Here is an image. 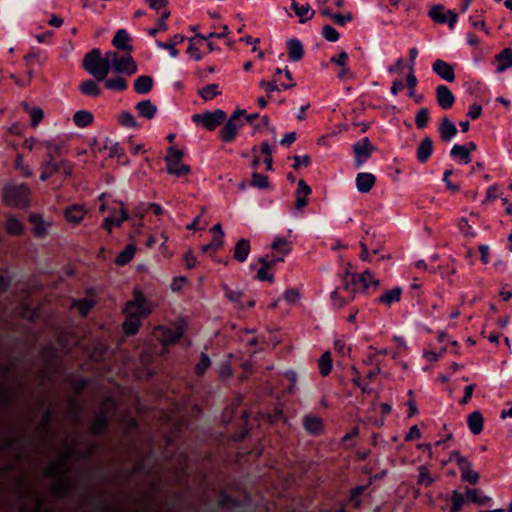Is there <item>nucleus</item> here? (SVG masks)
<instances>
[{
  "instance_id": "nucleus-17",
  "label": "nucleus",
  "mask_w": 512,
  "mask_h": 512,
  "mask_svg": "<svg viewBox=\"0 0 512 512\" xmlns=\"http://www.w3.org/2000/svg\"><path fill=\"white\" fill-rule=\"evenodd\" d=\"M436 98L440 107L449 109L455 102V97L451 90L445 85H439L436 88Z\"/></svg>"
},
{
  "instance_id": "nucleus-47",
  "label": "nucleus",
  "mask_w": 512,
  "mask_h": 512,
  "mask_svg": "<svg viewBox=\"0 0 512 512\" xmlns=\"http://www.w3.org/2000/svg\"><path fill=\"white\" fill-rule=\"evenodd\" d=\"M200 96L205 100H211L219 94L217 84H209L199 91Z\"/></svg>"
},
{
  "instance_id": "nucleus-14",
  "label": "nucleus",
  "mask_w": 512,
  "mask_h": 512,
  "mask_svg": "<svg viewBox=\"0 0 512 512\" xmlns=\"http://www.w3.org/2000/svg\"><path fill=\"white\" fill-rule=\"evenodd\" d=\"M432 70L447 82H453L455 80V74L452 65L441 59L434 61Z\"/></svg>"
},
{
  "instance_id": "nucleus-32",
  "label": "nucleus",
  "mask_w": 512,
  "mask_h": 512,
  "mask_svg": "<svg viewBox=\"0 0 512 512\" xmlns=\"http://www.w3.org/2000/svg\"><path fill=\"white\" fill-rule=\"evenodd\" d=\"M288 55L291 60L299 61L303 57V46L300 41L296 39H290L287 42Z\"/></svg>"
},
{
  "instance_id": "nucleus-59",
  "label": "nucleus",
  "mask_w": 512,
  "mask_h": 512,
  "mask_svg": "<svg viewBox=\"0 0 512 512\" xmlns=\"http://www.w3.org/2000/svg\"><path fill=\"white\" fill-rule=\"evenodd\" d=\"M169 17V12L168 11H165L162 13L159 21L157 22V27L156 28H153V29H150L149 30V34L151 36H155L159 31H164L167 29V25L165 23V20Z\"/></svg>"
},
{
  "instance_id": "nucleus-5",
  "label": "nucleus",
  "mask_w": 512,
  "mask_h": 512,
  "mask_svg": "<svg viewBox=\"0 0 512 512\" xmlns=\"http://www.w3.org/2000/svg\"><path fill=\"white\" fill-rule=\"evenodd\" d=\"M183 155V151L175 147L168 149L167 155L165 156L166 171L168 174L181 177L190 173V167L182 163Z\"/></svg>"
},
{
  "instance_id": "nucleus-29",
  "label": "nucleus",
  "mask_w": 512,
  "mask_h": 512,
  "mask_svg": "<svg viewBox=\"0 0 512 512\" xmlns=\"http://www.w3.org/2000/svg\"><path fill=\"white\" fill-rule=\"evenodd\" d=\"M250 253V243L247 239H240L235 247L233 256L239 262H244Z\"/></svg>"
},
{
  "instance_id": "nucleus-7",
  "label": "nucleus",
  "mask_w": 512,
  "mask_h": 512,
  "mask_svg": "<svg viewBox=\"0 0 512 512\" xmlns=\"http://www.w3.org/2000/svg\"><path fill=\"white\" fill-rule=\"evenodd\" d=\"M152 304L139 292H134V298L130 300L124 309L126 315H133L141 319L152 312Z\"/></svg>"
},
{
  "instance_id": "nucleus-48",
  "label": "nucleus",
  "mask_w": 512,
  "mask_h": 512,
  "mask_svg": "<svg viewBox=\"0 0 512 512\" xmlns=\"http://www.w3.org/2000/svg\"><path fill=\"white\" fill-rule=\"evenodd\" d=\"M418 471H419L418 484L428 487L434 482V478L431 477L427 467L420 466L418 468Z\"/></svg>"
},
{
  "instance_id": "nucleus-20",
  "label": "nucleus",
  "mask_w": 512,
  "mask_h": 512,
  "mask_svg": "<svg viewBox=\"0 0 512 512\" xmlns=\"http://www.w3.org/2000/svg\"><path fill=\"white\" fill-rule=\"evenodd\" d=\"M440 137L443 141H450L456 134V125L447 117H443L439 126Z\"/></svg>"
},
{
  "instance_id": "nucleus-3",
  "label": "nucleus",
  "mask_w": 512,
  "mask_h": 512,
  "mask_svg": "<svg viewBox=\"0 0 512 512\" xmlns=\"http://www.w3.org/2000/svg\"><path fill=\"white\" fill-rule=\"evenodd\" d=\"M31 190L26 184H8L3 188L2 201L10 207L26 209L30 206Z\"/></svg>"
},
{
  "instance_id": "nucleus-1",
  "label": "nucleus",
  "mask_w": 512,
  "mask_h": 512,
  "mask_svg": "<svg viewBox=\"0 0 512 512\" xmlns=\"http://www.w3.org/2000/svg\"><path fill=\"white\" fill-rule=\"evenodd\" d=\"M85 453L80 449V441L76 437H72L64 444L59 458L51 463L46 469V476L54 479L52 491L55 495L60 496L68 491L71 481L68 475L69 464L73 458L82 457Z\"/></svg>"
},
{
  "instance_id": "nucleus-50",
  "label": "nucleus",
  "mask_w": 512,
  "mask_h": 512,
  "mask_svg": "<svg viewBox=\"0 0 512 512\" xmlns=\"http://www.w3.org/2000/svg\"><path fill=\"white\" fill-rule=\"evenodd\" d=\"M283 298L285 299V301H287L289 304H292V305H295L299 302L300 298H301V293H300V290L299 289H296V288H292V289H287L284 294H283Z\"/></svg>"
},
{
  "instance_id": "nucleus-10",
  "label": "nucleus",
  "mask_w": 512,
  "mask_h": 512,
  "mask_svg": "<svg viewBox=\"0 0 512 512\" xmlns=\"http://www.w3.org/2000/svg\"><path fill=\"white\" fill-rule=\"evenodd\" d=\"M225 118L226 113L221 109L193 115V121L201 122L208 130H214L218 125L224 122Z\"/></svg>"
},
{
  "instance_id": "nucleus-8",
  "label": "nucleus",
  "mask_w": 512,
  "mask_h": 512,
  "mask_svg": "<svg viewBox=\"0 0 512 512\" xmlns=\"http://www.w3.org/2000/svg\"><path fill=\"white\" fill-rule=\"evenodd\" d=\"M243 115H245V110L237 109L225 123L221 130V139L224 142H230L235 138L239 127L243 125L241 120Z\"/></svg>"
},
{
  "instance_id": "nucleus-22",
  "label": "nucleus",
  "mask_w": 512,
  "mask_h": 512,
  "mask_svg": "<svg viewBox=\"0 0 512 512\" xmlns=\"http://www.w3.org/2000/svg\"><path fill=\"white\" fill-rule=\"evenodd\" d=\"M495 61L497 63L496 71L498 73H502L506 69L512 67V49H504L495 57Z\"/></svg>"
},
{
  "instance_id": "nucleus-18",
  "label": "nucleus",
  "mask_w": 512,
  "mask_h": 512,
  "mask_svg": "<svg viewBox=\"0 0 512 512\" xmlns=\"http://www.w3.org/2000/svg\"><path fill=\"white\" fill-rule=\"evenodd\" d=\"M357 190L361 193H368L376 182L373 174L362 172L356 176L355 179Z\"/></svg>"
},
{
  "instance_id": "nucleus-55",
  "label": "nucleus",
  "mask_w": 512,
  "mask_h": 512,
  "mask_svg": "<svg viewBox=\"0 0 512 512\" xmlns=\"http://www.w3.org/2000/svg\"><path fill=\"white\" fill-rule=\"evenodd\" d=\"M15 165L24 177L29 178L33 175L31 168L24 163L22 155H17Z\"/></svg>"
},
{
  "instance_id": "nucleus-53",
  "label": "nucleus",
  "mask_w": 512,
  "mask_h": 512,
  "mask_svg": "<svg viewBox=\"0 0 512 512\" xmlns=\"http://www.w3.org/2000/svg\"><path fill=\"white\" fill-rule=\"evenodd\" d=\"M429 120V111L427 108H421L415 117V123L418 128L422 129L426 127Z\"/></svg>"
},
{
  "instance_id": "nucleus-43",
  "label": "nucleus",
  "mask_w": 512,
  "mask_h": 512,
  "mask_svg": "<svg viewBox=\"0 0 512 512\" xmlns=\"http://www.w3.org/2000/svg\"><path fill=\"white\" fill-rule=\"evenodd\" d=\"M466 494L472 502L481 506L486 505L491 500L489 496L480 495V492L477 489L467 488Z\"/></svg>"
},
{
  "instance_id": "nucleus-36",
  "label": "nucleus",
  "mask_w": 512,
  "mask_h": 512,
  "mask_svg": "<svg viewBox=\"0 0 512 512\" xmlns=\"http://www.w3.org/2000/svg\"><path fill=\"white\" fill-rule=\"evenodd\" d=\"M304 427L308 432L318 434L322 430V421L317 417L306 416L304 418Z\"/></svg>"
},
{
  "instance_id": "nucleus-63",
  "label": "nucleus",
  "mask_w": 512,
  "mask_h": 512,
  "mask_svg": "<svg viewBox=\"0 0 512 512\" xmlns=\"http://www.w3.org/2000/svg\"><path fill=\"white\" fill-rule=\"evenodd\" d=\"M449 459L455 461L460 470L470 463L465 457H462L458 451L451 452Z\"/></svg>"
},
{
  "instance_id": "nucleus-28",
  "label": "nucleus",
  "mask_w": 512,
  "mask_h": 512,
  "mask_svg": "<svg viewBox=\"0 0 512 512\" xmlns=\"http://www.w3.org/2000/svg\"><path fill=\"white\" fill-rule=\"evenodd\" d=\"M136 110L139 116L144 117L146 119H152L156 112L157 107L150 100H143L136 104Z\"/></svg>"
},
{
  "instance_id": "nucleus-61",
  "label": "nucleus",
  "mask_w": 512,
  "mask_h": 512,
  "mask_svg": "<svg viewBox=\"0 0 512 512\" xmlns=\"http://www.w3.org/2000/svg\"><path fill=\"white\" fill-rule=\"evenodd\" d=\"M29 112H30V116H31V125L33 127H36L44 117L43 110L39 107H35V108L29 110Z\"/></svg>"
},
{
  "instance_id": "nucleus-37",
  "label": "nucleus",
  "mask_w": 512,
  "mask_h": 512,
  "mask_svg": "<svg viewBox=\"0 0 512 512\" xmlns=\"http://www.w3.org/2000/svg\"><path fill=\"white\" fill-rule=\"evenodd\" d=\"M140 320L136 316L126 315V320L123 323V330L127 335H133L138 331Z\"/></svg>"
},
{
  "instance_id": "nucleus-4",
  "label": "nucleus",
  "mask_w": 512,
  "mask_h": 512,
  "mask_svg": "<svg viewBox=\"0 0 512 512\" xmlns=\"http://www.w3.org/2000/svg\"><path fill=\"white\" fill-rule=\"evenodd\" d=\"M19 493L25 501L20 512H48L31 484L24 483L23 487L19 486Z\"/></svg>"
},
{
  "instance_id": "nucleus-54",
  "label": "nucleus",
  "mask_w": 512,
  "mask_h": 512,
  "mask_svg": "<svg viewBox=\"0 0 512 512\" xmlns=\"http://www.w3.org/2000/svg\"><path fill=\"white\" fill-rule=\"evenodd\" d=\"M251 185L257 188H267L268 187V178L265 175L254 172L252 174Z\"/></svg>"
},
{
  "instance_id": "nucleus-58",
  "label": "nucleus",
  "mask_w": 512,
  "mask_h": 512,
  "mask_svg": "<svg viewBox=\"0 0 512 512\" xmlns=\"http://www.w3.org/2000/svg\"><path fill=\"white\" fill-rule=\"evenodd\" d=\"M451 500L453 506L451 507L450 512H458L464 503V496L460 492L455 490L452 494Z\"/></svg>"
},
{
  "instance_id": "nucleus-44",
  "label": "nucleus",
  "mask_w": 512,
  "mask_h": 512,
  "mask_svg": "<svg viewBox=\"0 0 512 512\" xmlns=\"http://www.w3.org/2000/svg\"><path fill=\"white\" fill-rule=\"evenodd\" d=\"M461 478L471 484H476L479 481V474L471 469V463L461 469Z\"/></svg>"
},
{
  "instance_id": "nucleus-12",
  "label": "nucleus",
  "mask_w": 512,
  "mask_h": 512,
  "mask_svg": "<svg viewBox=\"0 0 512 512\" xmlns=\"http://www.w3.org/2000/svg\"><path fill=\"white\" fill-rule=\"evenodd\" d=\"M374 146L371 144L369 139L365 137L361 141L353 145V152L355 154V165L357 167L362 166L371 156L374 151Z\"/></svg>"
},
{
  "instance_id": "nucleus-38",
  "label": "nucleus",
  "mask_w": 512,
  "mask_h": 512,
  "mask_svg": "<svg viewBox=\"0 0 512 512\" xmlns=\"http://www.w3.org/2000/svg\"><path fill=\"white\" fill-rule=\"evenodd\" d=\"M136 248L130 244L116 257L115 263L118 265L127 264L134 256Z\"/></svg>"
},
{
  "instance_id": "nucleus-39",
  "label": "nucleus",
  "mask_w": 512,
  "mask_h": 512,
  "mask_svg": "<svg viewBox=\"0 0 512 512\" xmlns=\"http://www.w3.org/2000/svg\"><path fill=\"white\" fill-rule=\"evenodd\" d=\"M271 248L274 250H278L279 253L283 256H286L291 252L290 243L286 239L281 237H276L273 240Z\"/></svg>"
},
{
  "instance_id": "nucleus-15",
  "label": "nucleus",
  "mask_w": 512,
  "mask_h": 512,
  "mask_svg": "<svg viewBox=\"0 0 512 512\" xmlns=\"http://www.w3.org/2000/svg\"><path fill=\"white\" fill-rule=\"evenodd\" d=\"M128 219L129 214L122 204L119 217H116V212L114 210L111 211L110 215L106 217L103 221V228L110 233L112 231L113 226L120 227L121 224L124 221H127Z\"/></svg>"
},
{
  "instance_id": "nucleus-33",
  "label": "nucleus",
  "mask_w": 512,
  "mask_h": 512,
  "mask_svg": "<svg viewBox=\"0 0 512 512\" xmlns=\"http://www.w3.org/2000/svg\"><path fill=\"white\" fill-rule=\"evenodd\" d=\"M129 36L124 29H120L116 32L113 38V45L122 50L130 51L132 47L128 44Z\"/></svg>"
},
{
  "instance_id": "nucleus-56",
  "label": "nucleus",
  "mask_w": 512,
  "mask_h": 512,
  "mask_svg": "<svg viewBox=\"0 0 512 512\" xmlns=\"http://www.w3.org/2000/svg\"><path fill=\"white\" fill-rule=\"evenodd\" d=\"M211 361L206 353L201 354L199 362L196 364L195 370L198 375H202L210 366Z\"/></svg>"
},
{
  "instance_id": "nucleus-46",
  "label": "nucleus",
  "mask_w": 512,
  "mask_h": 512,
  "mask_svg": "<svg viewBox=\"0 0 512 512\" xmlns=\"http://www.w3.org/2000/svg\"><path fill=\"white\" fill-rule=\"evenodd\" d=\"M225 296L231 301L232 303L238 305L240 308H243V305L241 304V298L243 296V293L240 290H231L229 287L224 284L222 285Z\"/></svg>"
},
{
  "instance_id": "nucleus-21",
  "label": "nucleus",
  "mask_w": 512,
  "mask_h": 512,
  "mask_svg": "<svg viewBox=\"0 0 512 512\" xmlns=\"http://www.w3.org/2000/svg\"><path fill=\"white\" fill-rule=\"evenodd\" d=\"M5 230L9 235L20 236L24 233L25 226L15 215H8L5 223Z\"/></svg>"
},
{
  "instance_id": "nucleus-19",
  "label": "nucleus",
  "mask_w": 512,
  "mask_h": 512,
  "mask_svg": "<svg viewBox=\"0 0 512 512\" xmlns=\"http://www.w3.org/2000/svg\"><path fill=\"white\" fill-rule=\"evenodd\" d=\"M29 221L33 225V232L36 237L42 238L47 234L50 222L45 221L39 214H32L29 216Z\"/></svg>"
},
{
  "instance_id": "nucleus-23",
  "label": "nucleus",
  "mask_w": 512,
  "mask_h": 512,
  "mask_svg": "<svg viewBox=\"0 0 512 512\" xmlns=\"http://www.w3.org/2000/svg\"><path fill=\"white\" fill-rule=\"evenodd\" d=\"M42 145L47 150V160L42 163L41 169L47 170L52 176L53 174L60 172V162H55L53 155L51 154V142L45 141Z\"/></svg>"
},
{
  "instance_id": "nucleus-6",
  "label": "nucleus",
  "mask_w": 512,
  "mask_h": 512,
  "mask_svg": "<svg viewBox=\"0 0 512 512\" xmlns=\"http://www.w3.org/2000/svg\"><path fill=\"white\" fill-rule=\"evenodd\" d=\"M111 68L119 74L132 75L137 71V65L129 54L120 55L116 52H107Z\"/></svg>"
},
{
  "instance_id": "nucleus-42",
  "label": "nucleus",
  "mask_w": 512,
  "mask_h": 512,
  "mask_svg": "<svg viewBox=\"0 0 512 512\" xmlns=\"http://www.w3.org/2000/svg\"><path fill=\"white\" fill-rule=\"evenodd\" d=\"M105 87L110 90L123 91L127 88V82L122 77L110 78L105 81Z\"/></svg>"
},
{
  "instance_id": "nucleus-9",
  "label": "nucleus",
  "mask_w": 512,
  "mask_h": 512,
  "mask_svg": "<svg viewBox=\"0 0 512 512\" xmlns=\"http://www.w3.org/2000/svg\"><path fill=\"white\" fill-rule=\"evenodd\" d=\"M184 334V327L177 325L171 328L159 327L155 332V337L159 340L162 346L167 347L175 344Z\"/></svg>"
},
{
  "instance_id": "nucleus-34",
  "label": "nucleus",
  "mask_w": 512,
  "mask_h": 512,
  "mask_svg": "<svg viewBox=\"0 0 512 512\" xmlns=\"http://www.w3.org/2000/svg\"><path fill=\"white\" fill-rule=\"evenodd\" d=\"M73 120L76 126L83 128L93 122V115L89 111L79 110L74 114Z\"/></svg>"
},
{
  "instance_id": "nucleus-27",
  "label": "nucleus",
  "mask_w": 512,
  "mask_h": 512,
  "mask_svg": "<svg viewBox=\"0 0 512 512\" xmlns=\"http://www.w3.org/2000/svg\"><path fill=\"white\" fill-rule=\"evenodd\" d=\"M86 209L81 205H72L65 210L66 220L70 223L77 224L85 216Z\"/></svg>"
},
{
  "instance_id": "nucleus-25",
  "label": "nucleus",
  "mask_w": 512,
  "mask_h": 512,
  "mask_svg": "<svg viewBox=\"0 0 512 512\" xmlns=\"http://www.w3.org/2000/svg\"><path fill=\"white\" fill-rule=\"evenodd\" d=\"M402 289L400 287H394L391 290L384 292L379 298L378 302L384 304L387 307L392 306L394 303L399 302L401 299Z\"/></svg>"
},
{
  "instance_id": "nucleus-52",
  "label": "nucleus",
  "mask_w": 512,
  "mask_h": 512,
  "mask_svg": "<svg viewBox=\"0 0 512 512\" xmlns=\"http://www.w3.org/2000/svg\"><path fill=\"white\" fill-rule=\"evenodd\" d=\"M104 148L108 150V155L110 158L118 157L120 158L123 154V149L120 147L119 143L108 141L106 142Z\"/></svg>"
},
{
  "instance_id": "nucleus-11",
  "label": "nucleus",
  "mask_w": 512,
  "mask_h": 512,
  "mask_svg": "<svg viewBox=\"0 0 512 512\" xmlns=\"http://www.w3.org/2000/svg\"><path fill=\"white\" fill-rule=\"evenodd\" d=\"M349 275L350 273L346 271L344 279ZM351 285L354 287L352 290L353 292L357 287L366 291L370 286L377 288L380 285V281L374 277L371 271L366 270L361 274H351Z\"/></svg>"
},
{
  "instance_id": "nucleus-31",
  "label": "nucleus",
  "mask_w": 512,
  "mask_h": 512,
  "mask_svg": "<svg viewBox=\"0 0 512 512\" xmlns=\"http://www.w3.org/2000/svg\"><path fill=\"white\" fill-rule=\"evenodd\" d=\"M153 83L152 77L141 75L135 80L134 89L139 94H146L152 89Z\"/></svg>"
},
{
  "instance_id": "nucleus-51",
  "label": "nucleus",
  "mask_w": 512,
  "mask_h": 512,
  "mask_svg": "<svg viewBox=\"0 0 512 512\" xmlns=\"http://www.w3.org/2000/svg\"><path fill=\"white\" fill-rule=\"evenodd\" d=\"M119 122L121 123V125H123L125 127H130V128L138 127V123L135 120L134 116L131 113L126 112V111L122 112L119 115Z\"/></svg>"
},
{
  "instance_id": "nucleus-45",
  "label": "nucleus",
  "mask_w": 512,
  "mask_h": 512,
  "mask_svg": "<svg viewBox=\"0 0 512 512\" xmlns=\"http://www.w3.org/2000/svg\"><path fill=\"white\" fill-rule=\"evenodd\" d=\"M450 154L454 157H459L465 164L470 162V154L467 152V149L464 145L455 144Z\"/></svg>"
},
{
  "instance_id": "nucleus-64",
  "label": "nucleus",
  "mask_w": 512,
  "mask_h": 512,
  "mask_svg": "<svg viewBox=\"0 0 512 512\" xmlns=\"http://www.w3.org/2000/svg\"><path fill=\"white\" fill-rule=\"evenodd\" d=\"M293 160H294L293 168L295 170H298L302 166H308L310 164V157L308 155H303V156L296 155L293 157Z\"/></svg>"
},
{
  "instance_id": "nucleus-40",
  "label": "nucleus",
  "mask_w": 512,
  "mask_h": 512,
  "mask_svg": "<svg viewBox=\"0 0 512 512\" xmlns=\"http://www.w3.org/2000/svg\"><path fill=\"white\" fill-rule=\"evenodd\" d=\"M442 5H434L429 11V16L437 23L443 24L448 20V14L443 12Z\"/></svg>"
},
{
  "instance_id": "nucleus-62",
  "label": "nucleus",
  "mask_w": 512,
  "mask_h": 512,
  "mask_svg": "<svg viewBox=\"0 0 512 512\" xmlns=\"http://www.w3.org/2000/svg\"><path fill=\"white\" fill-rule=\"evenodd\" d=\"M219 377L223 380L228 379L232 375V369L228 361L221 363L218 369Z\"/></svg>"
},
{
  "instance_id": "nucleus-30",
  "label": "nucleus",
  "mask_w": 512,
  "mask_h": 512,
  "mask_svg": "<svg viewBox=\"0 0 512 512\" xmlns=\"http://www.w3.org/2000/svg\"><path fill=\"white\" fill-rule=\"evenodd\" d=\"M468 426L474 435H478L483 430L484 419L479 411H474L468 416Z\"/></svg>"
},
{
  "instance_id": "nucleus-57",
  "label": "nucleus",
  "mask_w": 512,
  "mask_h": 512,
  "mask_svg": "<svg viewBox=\"0 0 512 512\" xmlns=\"http://www.w3.org/2000/svg\"><path fill=\"white\" fill-rule=\"evenodd\" d=\"M322 35L330 42H336L339 39V33L331 25H325L323 27Z\"/></svg>"
},
{
  "instance_id": "nucleus-60",
  "label": "nucleus",
  "mask_w": 512,
  "mask_h": 512,
  "mask_svg": "<svg viewBox=\"0 0 512 512\" xmlns=\"http://www.w3.org/2000/svg\"><path fill=\"white\" fill-rule=\"evenodd\" d=\"M352 19L353 15L351 12H348L346 14L335 13V15L332 16V20L339 26H345Z\"/></svg>"
},
{
  "instance_id": "nucleus-24",
  "label": "nucleus",
  "mask_w": 512,
  "mask_h": 512,
  "mask_svg": "<svg viewBox=\"0 0 512 512\" xmlns=\"http://www.w3.org/2000/svg\"><path fill=\"white\" fill-rule=\"evenodd\" d=\"M432 150H433L432 140L429 137L423 138L417 147V159L421 163L426 162L429 159V157L431 156Z\"/></svg>"
},
{
  "instance_id": "nucleus-16",
  "label": "nucleus",
  "mask_w": 512,
  "mask_h": 512,
  "mask_svg": "<svg viewBox=\"0 0 512 512\" xmlns=\"http://www.w3.org/2000/svg\"><path fill=\"white\" fill-rule=\"evenodd\" d=\"M311 194V188L304 180L298 181V187L295 192V209L302 211L307 205V197Z\"/></svg>"
},
{
  "instance_id": "nucleus-49",
  "label": "nucleus",
  "mask_w": 512,
  "mask_h": 512,
  "mask_svg": "<svg viewBox=\"0 0 512 512\" xmlns=\"http://www.w3.org/2000/svg\"><path fill=\"white\" fill-rule=\"evenodd\" d=\"M73 306L77 307L82 316H86L90 309L94 306V302L90 299H81L74 301Z\"/></svg>"
},
{
  "instance_id": "nucleus-2",
  "label": "nucleus",
  "mask_w": 512,
  "mask_h": 512,
  "mask_svg": "<svg viewBox=\"0 0 512 512\" xmlns=\"http://www.w3.org/2000/svg\"><path fill=\"white\" fill-rule=\"evenodd\" d=\"M83 67L96 80L103 81L110 72L111 64L107 53L102 56L100 50L95 48L85 55Z\"/></svg>"
},
{
  "instance_id": "nucleus-41",
  "label": "nucleus",
  "mask_w": 512,
  "mask_h": 512,
  "mask_svg": "<svg viewBox=\"0 0 512 512\" xmlns=\"http://www.w3.org/2000/svg\"><path fill=\"white\" fill-rule=\"evenodd\" d=\"M79 89L83 94L88 96H98L100 94V89L93 80L82 82Z\"/></svg>"
},
{
  "instance_id": "nucleus-26",
  "label": "nucleus",
  "mask_w": 512,
  "mask_h": 512,
  "mask_svg": "<svg viewBox=\"0 0 512 512\" xmlns=\"http://www.w3.org/2000/svg\"><path fill=\"white\" fill-rule=\"evenodd\" d=\"M291 9L299 17L301 23H305L310 20L315 13L309 4L299 6L295 0H291Z\"/></svg>"
},
{
  "instance_id": "nucleus-35",
  "label": "nucleus",
  "mask_w": 512,
  "mask_h": 512,
  "mask_svg": "<svg viewBox=\"0 0 512 512\" xmlns=\"http://www.w3.org/2000/svg\"><path fill=\"white\" fill-rule=\"evenodd\" d=\"M318 367L320 374L322 376H327L331 372L332 358L331 353L329 351H326L322 354V356L318 360Z\"/></svg>"
},
{
  "instance_id": "nucleus-13",
  "label": "nucleus",
  "mask_w": 512,
  "mask_h": 512,
  "mask_svg": "<svg viewBox=\"0 0 512 512\" xmlns=\"http://www.w3.org/2000/svg\"><path fill=\"white\" fill-rule=\"evenodd\" d=\"M349 58V55L345 51H341L337 56H333L330 59V62L337 65L339 67V72L337 74V77L340 80H347L354 78V75L351 73L349 68L347 67L346 63Z\"/></svg>"
}]
</instances>
